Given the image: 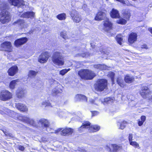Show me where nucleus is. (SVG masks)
Instances as JSON below:
<instances>
[{
    "label": "nucleus",
    "instance_id": "nucleus-1",
    "mask_svg": "<svg viewBox=\"0 0 152 152\" xmlns=\"http://www.w3.org/2000/svg\"><path fill=\"white\" fill-rule=\"evenodd\" d=\"M52 60L53 63L58 66H62L64 64L62 54L58 51L55 52L52 56Z\"/></svg>",
    "mask_w": 152,
    "mask_h": 152
},
{
    "label": "nucleus",
    "instance_id": "nucleus-2",
    "mask_svg": "<svg viewBox=\"0 0 152 152\" xmlns=\"http://www.w3.org/2000/svg\"><path fill=\"white\" fill-rule=\"evenodd\" d=\"M107 80L104 79L98 80L95 84V88L99 91H102L106 89L107 86Z\"/></svg>",
    "mask_w": 152,
    "mask_h": 152
},
{
    "label": "nucleus",
    "instance_id": "nucleus-3",
    "mask_svg": "<svg viewBox=\"0 0 152 152\" xmlns=\"http://www.w3.org/2000/svg\"><path fill=\"white\" fill-rule=\"evenodd\" d=\"M90 123L88 122H86L83 124V125L79 129L80 131H83L84 129H86L89 128V132H94L98 131L100 129V127L97 125H94L90 126Z\"/></svg>",
    "mask_w": 152,
    "mask_h": 152
},
{
    "label": "nucleus",
    "instance_id": "nucleus-4",
    "mask_svg": "<svg viewBox=\"0 0 152 152\" xmlns=\"http://www.w3.org/2000/svg\"><path fill=\"white\" fill-rule=\"evenodd\" d=\"M0 21L2 23H8L10 20V14L6 10V8L3 10L0 13Z\"/></svg>",
    "mask_w": 152,
    "mask_h": 152
},
{
    "label": "nucleus",
    "instance_id": "nucleus-5",
    "mask_svg": "<svg viewBox=\"0 0 152 152\" xmlns=\"http://www.w3.org/2000/svg\"><path fill=\"white\" fill-rule=\"evenodd\" d=\"M18 118L19 120L29 124L31 126L36 127L38 126L37 124L36 123L33 119L29 118L27 117L22 115H19Z\"/></svg>",
    "mask_w": 152,
    "mask_h": 152
},
{
    "label": "nucleus",
    "instance_id": "nucleus-6",
    "mask_svg": "<svg viewBox=\"0 0 152 152\" xmlns=\"http://www.w3.org/2000/svg\"><path fill=\"white\" fill-rule=\"evenodd\" d=\"M12 94L6 90L2 91L0 93V99L2 101L8 100L12 98Z\"/></svg>",
    "mask_w": 152,
    "mask_h": 152
},
{
    "label": "nucleus",
    "instance_id": "nucleus-7",
    "mask_svg": "<svg viewBox=\"0 0 152 152\" xmlns=\"http://www.w3.org/2000/svg\"><path fill=\"white\" fill-rule=\"evenodd\" d=\"M61 131V134L64 136L69 135L72 134L73 132V129L70 128H66L63 129L61 128H59L55 131L54 132H51V133H57Z\"/></svg>",
    "mask_w": 152,
    "mask_h": 152
},
{
    "label": "nucleus",
    "instance_id": "nucleus-8",
    "mask_svg": "<svg viewBox=\"0 0 152 152\" xmlns=\"http://www.w3.org/2000/svg\"><path fill=\"white\" fill-rule=\"evenodd\" d=\"M70 15L72 19L76 23L80 22L82 20L81 16L79 15L78 12L75 10H72L71 11Z\"/></svg>",
    "mask_w": 152,
    "mask_h": 152
},
{
    "label": "nucleus",
    "instance_id": "nucleus-9",
    "mask_svg": "<svg viewBox=\"0 0 152 152\" xmlns=\"http://www.w3.org/2000/svg\"><path fill=\"white\" fill-rule=\"evenodd\" d=\"M140 94L141 96L144 98H148L152 101V96L150 98V91L147 87L142 88V90L140 91Z\"/></svg>",
    "mask_w": 152,
    "mask_h": 152
},
{
    "label": "nucleus",
    "instance_id": "nucleus-10",
    "mask_svg": "<svg viewBox=\"0 0 152 152\" xmlns=\"http://www.w3.org/2000/svg\"><path fill=\"white\" fill-rule=\"evenodd\" d=\"M1 50L10 52L12 50V46L10 42L5 41L1 45Z\"/></svg>",
    "mask_w": 152,
    "mask_h": 152
},
{
    "label": "nucleus",
    "instance_id": "nucleus-11",
    "mask_svg": "<svg viewBox=\"0 0 152 152\" xmlns=\"http://www.w3.org/2000/svg\"><path fill=\"white\" fill-rule=\"evenodd\" d=\"M49 56L48 52H45L42 53L39 56L38 61L41 63H45L48 61Z\"/></svg>",
    "mask_w": 152,
    "mask_h": 152
},
{
    "label": "nucleus",
    "instance_id": "nucleus-12",
    "mask_svg": "<svg viewBox=\"0 0 152 152\" xmlns=\"http://www.w3.org/2000/svg\"><path fill=\"white\" fill-rule=\"evenodd\" d=\"M106 11L104 10L103 11L99 12L96 14L95 18V20H96L99 21L106 18Z\"/></svg>",
    "mask_w": 152,
    "mask_h": 152
},
{
    "label": "nucleus",
    "instance_id": "nucleus-13",
    "mask_svg": "<svg viewBox=\"0 0 152 152\" xmlns=\"http://www.w3.org/2000/svg\"><path fill=\"white\" fill-rule=\"evenodd\" d=\"M49 125V122L48 120L46 119L42 118L38 121L37 127L39 126L44 128L47 127Z\"/></svg>",
    "mask_w": 152,
    "mask_h": 152
},
{
    "label": "nucleus",
    "instance_id": "nucleus-14",
    "mask_svg": "<svg viewBox=\"0 0 152 152\" xmlns=\"http://www.w3.org/2000/svg\"><path fill=\"white\" fill-rule=\"evenodd\" d=\"M9 2L12 5L21 7L24 5L23 0H8Z\"/></svg>",
    "mask_w": 152,
    "mask_h": 152
},
{
    "label": "nucleus",
    "instance_id": "nucleus-15",
    "mask_svg": "<svg viewBox=\"0 0 152 152\" xmlns=\"http://www.w3.org/2000/svg\"><path fill=\"white\" fill-rule=\"evenodd\" d=\"M104 29L107 31H108L112 28V24L109 19L106 18L104 21Z\"/></svg>",
    "mask_w": 152,
    "mask_h": 152
},
{
    "label": "nucleus",
    "instance_id": "nucleus-16",
    "mask_svg": "<svg viewBox=\"0 0 152 152\" xmlns=\"http://www.w3.org/2000/svg\"><path fill=\"white\" fill-rule=\"evenodd\" d=\"M137 34L135 33H131L129 37L128 40L130 44H132L137 40Z\"/></svg>",
    "mask_w": 152,
    "mask_h": 152
},
{
    "label": "nucleus",
    "instance_id": "nucleus-17",
    "mask_svg": "<svg viewBox=\"0 0 152 152\" xmlns=\"http://www.w3.org/2000/svg\"><path fill=\"white\" fill-rule=\"evenodd\" d=\"M27 41V39L26 37H23L18 39L15 41V45L16 47H18L20 45L25 43Z\"/></svg>",
    "mask_w": 152,
    "mask_h": 152
},
{
    "label": "nucleus",
    "instance_id": "nucleus-18",
    "mask_svg": "<svg viewBox=\"0 0 152 152\" xmlns=\"http://www.w3.org/2000/svg\"><path fill=\"white\" fill-rule=\"evenodd\" d=\"M18 68L17 66H14L10 68L8 70V75L10 76H13L18 72Z\"/></svg>",
    "mask_w": 152,
    "mask_h": 152
},
{
    "label": "nucleus",
    "instance_id": "nucleus-19",
    "mask_svg": "<svg viewBox=\"0 0 152 152\" xmlns=\"http://www.w3.org/2000/svg\"><path fill=\"white\" fill-rule=\"evenodd\" d=\"M26 94L25 90L22 88H20L16 91V95L19 98H21L24 97Z\"/></svg>",
    "mask_w": 152,
    "mask_h": 152
},
{
    "label": "nucleus",
    "instance_id": "nucleus-20",
    "mask_svg": "<svg viewBox=\"0 0 152 152\" xmlns=\"http://www.w3.org/2000/svg\"><path fill=\"white\" fill-rule=\"evenodd\" d=\"M16 107L18 110L23 112L27 111L28 109L25 105L20 103H18L16 104Z\"/></svg>",
    "mask_w": 152,
    "mask_h": 152
},
{
    "label": "nucleus",
    "instance_id": "nucleus-21",
    "mask_svg": "<svg viewBox=\"0 0 152 152\" xmlns=\"http://www.w3.org/2000/svg\"><path fill=\"white\" fill-rule=\"evenodd\" d=\"M17 24L19 27L21 28H25L27 27V25L23 20L19 19L18 21L14 22L13 24L16 25Z\"/></svg>",
    "mask_w": 152,
    "mask_h": 152
},
{
    "label": "nucleus",
    "instance_id": "nucleus-22",
    "mask_svg": "<svg viewBox=\"0 0 152 152\" xmlns=\"http://www.w3.org/2000/svg\"><path fill=\"white\" fill-rule=\"evenodd\" d=\"M88 69H82L78 72V75L82 79L85 80L86 77L87 76Z\"/></svg>",
    "mask_w": 152,
    "mask_h": 152
},
{
    "label": "nucleus",
    "instance_id": "nucleus-23",
    "mask_svg": "<svg viewBox=\"0 0 152 152\" xmlns=\"http://www.w3.org/2000/svg\"><path fill=\"white\" fill-rule=\"evenodd\" d=\"M95 76L96 74L93 71L88 69L85 80H91Z\"/></svg>",
    "mask_w": 152,
    "mask_h": 152
},
{
    "label": "nucleus",
    "instance_id": "nucleus-24",
    "mask_svg": "<svg viewBox=\"0 0 152 152\" xmlns=\"http://www.w3.org/2000/svg\"><path fill=\"white\" fill-rule=\"evenodd\" d=\"M34 16V13L33 12H27L23 13L20 17L24 18H33Z\"/></svg>",
    "mask_w": 152,
    "mask_h": 152
},
{
    "label": "nucleus",
    "instance_id": "nucleus-25",
    "mask_svg": "<svg viewBox=\"0 0 152 152\" xmlns=\"http://www.w3.org/2000/svg\"><path fill=\"white\" fill-rule=\"evenodd\" d=\"M110 15L112 18H119L120 17L118 11L114 9L111 12Z\"/></svg>",
    "mask_w": 152,
    "mask_h": 152
},
{
    "label": "nucleus",
    "instance_id": "nucleus-26",
    "mask_svg": "<svg viewBox=\"0 0 152 152\" xmlns=\"http://www.w3.org/2000/svg\"><path fill=\"white\" fill-rule=\"evenodd\" d=\"M116 81L117 83L121 87L123 88L125 86L126 84L124 83L122 77L121 76H119L117 77Z\"/></svg>",
    "mask_w": 152,
    "mask_h": 152
},
{
    "label": "nucleus",
    "instance_id": "nucleus-27",
    "mask_svg": "<svg viewBox=\"0 0 152 152\" xmlns=\"http://www.w3.org/2000/svg\"><path fill=\"white\" fill-rule=\"evenodd\" d=\"M19 82L18 79H16L11 81L9 84V88L12 89H13L15 88V86L17 85V83Z\"/></svg>",
    "mask_w": 152,
    "mask_h": 152
},
{
    "label": "nucleus",
    "instance_id": "nucleus-28",
    "mask_svg": "<svg viewBox=\"0 0 152 152\" xmlns=\"http://www.w3.org/2000/svg\"><path fill=\"white\" fill-rule=\"evenodd\" d=\"M134 78L133 76L127 75L124 77L125 82L128 83H131L134 81Z\"/></svg>",
    "mask_w": 152,
    "mask_h": 152
},
{
    "label": "nucleus",
    "instance_id": "nucleus-29",
    "mask_svg": "<svg viewBox=\"0 0 152 152\" xmlns=\"http://www.w3.org/2000/svg\"><path fill=\"white\" fill-rule=\"evenodd\" d=\"M56 114L60 117H63L66 116V112L65 111L61 110L60 109H57L56 113Z\"/></svg>",
    "mask_w": 152,
    "mask_h": 152
},
{
    "label": "nucleus",
    "instance_id": "nucleus-30",
    "mask_svg": "<svg viewBox=\"0 0 152 152\" xmlns=\"http://www.w3.org/2000/svg\"><path fill=\"white\" fill-rule=\"evenodd\" d=\"M95 68L100 70H106L107 69V67L105 65L103 64H97L94 66Z\"/></svg>",
    "mask_w": 152,
    "mask_h": 152
},
{
    "label": "nucleus",
    "instance_id": "nucleus-31",
    "mask_svg": "<svg viewBox=\"0 0 152 152\" xmlns=\"http://www.w3.org/2000/svg\"><path fill=\"white\" fill-rule=\"evenodd\" d=\"M37 73V72L34 70H30L28 72V76L30 78H34L36 76Z\"/></svg>",
    "mask_w": 152,
    "mask_h": 152
},
{
    "label": "nucleus",
    "instance_id": "nucleus-32",
    "mask_svg": "<svg viewBox=\"0 0 152 152\" xmlns=\"http://www.w3.org/2000/svg\"><path fill=\"white\" fill-rule=\"evenodd\" d=\"M126 124V122L125 121H123L121 122H118V127L119 129H123L125 128Z\"/></svg>",
    "mask_w": 152,
    "mask_h": 152
},
{
    "label": "nucleus",
    "instance_id": "nucleus-33",
    "mask_svg": "<svg viewBox=\"0 0 152 152\" xmlns=\"http://www.w3.org/2000/svg\"><path fill=\"white\" fill-rule=\"evenodd\" d=\"M66 14L65 13L60 14L56 16V18L60 20H64L66 18Z\"/></svg>",
    "mask_w": 152,
    "mask_h": 152
},
{
    "label": "nucleus",
    "instance_id": "nucleus-34",
    "mask_svg": "<svg viewBox=\"0 0 152 152\" xmlns=\"http://www.w3.org/2000/svg\"><path fill=\"white\" fill-rule=\"evenodd\" d=\"M116 39L118 43L121 45L123 42L122 36L121 34L117 35L116 37Z\"/></svg>",
    "mask_w": 152,
    "mask_h": 152
},
{
    "label": "nucleus",
    "instance_id": "nucleus-35",
    "mask_svg": "<svg viewBox=\"0 0 152 152\" xmlns=\"http://www.w3.org/2000/svg\"><path fill=\"white\" fill-rule=\"evenodd\" d=\"M130 145L134 147L135 148H137L138 149H140V146L139 144L136 141H132L129 143Z\"/></svg>",
    "mask_w": 152,
    "mask_h": 152
},
{
    "label": "nucleus",
    "instance_id": "nucleus-36",
    "mask_svg": "<svg viewBox=\"0 0 152 152\" xmlns=\"http://www.w3.org/2000/svg\"><path fill=\"white\" fill-rule=\"evenodd\" d=\"M146 120V117L145 116L142 115L140 119L138 121V124L139 126H142Z\"/></svg>",
    "mask_w": 152,
    "mask_h": 152
},
{
    "label": "nucleus",
    "instance_id": "nucleus-37",
    "mask_svg": "<svg viewBox=\"0 0 152 152\" xmlns=\"http://www.w3.org/2000/svg\"><path fill=\"white\" fill-rule=\"evenodd\" d=\"M104 102L107 103H113L114 100V99L113 97H108L105 98L104 99Z\"/></svg>",
    "mask_w": 152,
    "mask_h": 152
},
{
    "label": "nucleus",
    "instance_id": "nucleus-38",
    "mask_svg": "<svg viewBox=\"0 0 152 152\" xmlns=\"http://www.w3.org/2000/svg\"><path fill=\"white\" fill-rule=\"evenodd\" d=\"M15 113L13 111H12L8 109H4V111L0 110V113L2 114H3L4 113L6 114H8L10 115V114L9 113Z\"/></svg>",
    "mask_w": 152,
    "mask_h": 152
},
{
    "label": "nucleus",
    "instance_id": "nucleus-39",
    "mask_svg": "<svg viewBox=\"0 0 152 152\" xmlns=\"http://www.w3.org/2000/svg\"><path fill=\"white\" fill-rule=\"evenodd\" d=\"M112 149V151L115 152L119 149L120 147L116 144H112L110 145Z\"/></svg>",
    "mask_w": 152,
    "mask_h": 152
},
{
    "label": "nucleus",
    "instance_id": "nucleus-40",
    "mask_svg": "<svg viewBox=\"0 0 152 152\" xmlns=\"http://www.w3.org/2000/svg\"><path fill=\"white\" fill-rule=\"evenodd\" d=\"M124 17L127 19H129L130 16V11L128 10L125 11L124 14Z\"/></svg>",
    "mask_w": 152,
    "mask_h": 152
},
{
    "label": "nucleus",
    "instance_id": "nucleus-41",
    "mask_svg": "<svg viewBox=\"0 0 152 152\" xmlns=\"http://www.w3.org/2000/svg\"><path fill=\"white\" fill-rule=\"evenodd\" d=\"M108 76L111 78L113 83L114 84V77L115 76V74L113 72H110L108 74Z\"/></svg>",
    "mask_w": 152,
    "mask_h": 152
},
{
    "label": "nucleus",
    "instance_id": "nucleus-42",
    "mask_svg": "<svg viewBox=\"0 0 152 152\" xmlns=\"http://www.w3.org/2000/svg\"><path fill=\"white\" fill-rule=\"evenodd\" d=\"M70 70V69H65L61 70L59 72V74L62 75H65L67 72Z\"/></svg>",
    "mask_w": 152,
    "mask_h": 152
},
{
    "label": "nucleus",
    "instance_id": "nucleus-43",
    "mask_svg": "<svg viewBox=\"0 0 152 152\" xmlns=\"http://www.w3.org/2000/svg\"><path fill=\"white\" fill-rule=\"evenodd\" d=\"M61 36L65 39H68V37L67 35L66 32V31H62L60 33Z\"/></svg>",
    "mask_w": 152,
    "mask_h": 152
},
{
    "label": "nucleus",
    "instance_id": "nucleus-44",
    "mask_svg": "<svg viewBox=\"0 0 152 152\" xmlns=\"http://www.w3.org/2000/svg\"><path fill=\"white\" fill-rule=\"evenodd\" d=\"M117 23L121 24H125L126 23V21L123 18H120L117 21Z\"/></svg>",
    "mask_w": 152,
    "mask_h": 152
},
{
    "label": "nucleus",
    "instance_id": "nucleus-45",
    "mask_svg": "<svg viewBox=\"0 0 152 152\" xmlns=\"http://www.w3.org/2000/svg\"><path fill=\"white\" fill-rule=\"evenodd\" d=\"M41 104V106L42 107H45L47 106H52L51 104L48 102H43Z\"/></svg>",
    "mask_w": 152,
    "mask_h": 152
},
{
    "label": "nucleus",
    "instance_id": "nucleus-46",
    "mask_svg": "<svg viewBox=\"0 0 152 152\" xmlns=\"http://www.w3.org/2000/svg\"><path fill=\"white\" fill-rule=\"evenodd\" d=\"M89 102H90V103L91 104H96V105H98V104L99 102H100V100H98L97 99H95V100H94L92 99H90L89 100Z\"/></svg>",
    "mask_w": 152,
    "mask_h": 152
},
{
    "label": "nucleus",
    "instance_id": "nucleus-47",
    "mask_svg": "<svg viewBox=\"0 0 152 152\" xmlns=\"http://www.w3.org/2000/svg\"><path fill=\"white\" fill-rule=\"evenodd\" d=\"M83 97L84 98H85V97L84 96V95L82 94H78L76 95L75 97V99L76 101H77L79 100H80V97Z\"/></svg>",
    "mask_w": 152,
    "mask_h": 152
},
{
    "label": "nucleus",
    "instance_id": "nucleus-48",
    "mask_svg": "<svg viewBox=\"0 0 152 152\" xmlns=\"http://www.w3.org/2000/svg\"><path fill=\"white\" fill-rule=\"evenodd\" d=\"M132 138L133 134L131 133H130L129 134V136L128 137V139L129 143L132 141Z\"/></svg>",
    "mask_w": 152,
    "mask_h": 152
},
{
    "label": "nucleus",
    "instance_id": "nucleus-49",
    "mask_svg": "<svg viewBox=\"0 0 152 152\" xmlns=\"http://www.w3.org/2000/svg\"><path fill=\"white\" fill-rule=\"evenodd\" d=\"M110 145L109 146L107 145L105 147V148L107 151L110 152H112V149Z\"/></svg>",
    "mask_w": 152,
    "mask_h": 152
},
{
    "label": "nucleus",
    "instance_id": "nucleus-50",
    "mask_svg": "<svg viewBox=\"0 0 152 152\" xmlns=\"http://www.w3.org/2000/svg\"><path fill=\"white\" fill-rule=\"evenodd\" d=\"M82 8L83 10L86 11L87 9V6L86 5V4H83L82 6Z\"/></svg>",
    "mask_w": 152,
    "mask_h": 152
},
{
    "label": "nucleus",
    "instance_id": "nucleus-51",
    "mask_svg": "<svg viewBox=\"0 0 152 152\" xmlns=\"http://www.w3.org/2000/svg\"><path fill=\"white\" fill-rule=\"evenodd\" d=\"M92 116H94L98 114V112L97 111H94L92 112Z\"/></svg>",
    "mask_w": 152,
    "mask_h": 152
},
{
    "label": "nucleus",
    "instance_id": "nucleus-52",
    "mask_svg": "<svg viewBox=\"0 0 152 152\" xmlns=\"http://www.w3.org/2000/svg\"><path fill=\"white\" fill-rule=\"evenodd\" d=\"M18 149L20 151H23L24 150L25 148L24 147L22 146L19 145L18 146Z\"/></svg>",
    "mask_w": 152,
    "mask_h": 152
},
{
    "label": "nucleus",
    "instance_id": "nucleus-53",
    "mask_svg": "<svg viewBox=\"0 0 152 152\" xmlns=\"http://www.w3.org/2000/svg\"><path fill=\"white\" fill-rule=\"evenodd\" d=\"M54 82H56V81L53 79L51 78L49 80V82L51 84H52Z\"/></svg>",
    "mask_w": 152,
    "mask_h": 152
},
{
    "label": "nucleus",
    "instance_id": "nucleus-54",
    "mask_svg": "<svg viewBox=\"0 0 152 152\" xmlns=\"http://www.w3.org/2000/svg\"><path fill=\"white\" fill-rule=\"evenodd\" d=\"M141 48H145L146 49H147L148 48L147 45L145 44H144L143 45H141Z\"/></svg>",
    "mask_w": 152,
    "mask_h": 152
},
{
    "label": "nucleus",
    "instance_id": "nucleus-55",
    "mask_svg": "<svg viewBox=\"0 0 152 152\" xmlns=\"http://www.w3.org/2000/svg\"><path fill=\"white\" fill-rule=\"evenodd\" d=\"M84 96L85 97V98H84L83 97H80V100H84V101H87V98H86V97L84 95Z\"/></svg>",
    "mask_w": 152,
    "mask_h": 152
},
{
    "label": "nucleus",
    "instance_id": "nucleus-56",
    "mask_svg": "<svg viewBox=\"0 0 152 152\" xmlns=\"http://www.w3.org/2000/svg\"><path fill=\"white\" fill-rule=\"evenodd\" d=\"M49 126H48V127H45V128L46 129V130L47 131H48V132H49V131H51V130L52 129L50 128Z\"/></svg>",
    "mask_w": 152,
    "mask_h": 152
},
{
    "label": "nucleus",
    "instance_id": "nucleus-57",
    "mask_svg": "<svg viewBox=\"0 0 152 152\" xmlns=\"http://www.w3.org/2000/svg\"><path fill=\"white\" fill-rule=\"evenodd\" d=\"M80 56H82L83 57H86V55L85 53H82L80 55Z\"/></svg>",
    "mask_w": 152,
    "mask_h": 152
},
{
    "label": "nucleus",
    "instance_id": "nucleus-58",
    "mask_svg": "<svg viewBox=\"0 0 152 152\" xmlns=\"http://www.w3.org/2000/svg\"><path fill=\"white\" fill-rule=\"evenodd\" d=\"M149 30L152 34V28H149Z\"/></svg>",
    "mask_w": 152,
    "mask_h": 152
},
{
    "label": "nucleus",
    "instance_id": "nucleus-59",
    "mask_svg": "<svg viewBox=\"0 0 152 152\" xmlns=\"http://www.w3.org/2000/svg\"><path fill=\"white\" fill-rule=\"evenodd\" d=\"M42 140L43 141H46V139H44V140H43V139H42Z\"/></svg>",
    "mask_w": 152,
    "mask_h": 152
},
{
    "label": "nucleus",
    "instance_id": "nucleus-60",
    "mask_svg": "<svg viewBox=\"0 0 152 152\" xmlns=\"http://www.w3.org/2000/svg\"><path fill=\"white\" fill-rule=\"evenodd\" d=\"M92 43H91V47H92L93 48H94L93 46V45H92Z\"/></svg>",
    "mask_w": 152,
    "mask_h": 152
},
{
    "label": "nucleus",
    "instance_id": "nucleus-61",
    "mask_svg": "<svg viewBox=\"0 0 152 152\" xmlns=\"http://www.w3.org/2000/svg\"><path fill=\"white\" fill-rule=\"evenodd\" d=\"M100 52L101 53H102L103 52H104V51H103L102 50V51H100Z\"/></svg>",
    "mask_w": 152,
    "mask_h": 152
},
{
    "label": "nucleus",
    "instance_id": "nucleus-62",
    "mask_svg": "<svg viewBox=\"0 0 152 152\" xmlns=\"http://www.w3.org/2000/svg\"><path fill=\"white\" fill-rule=\"evenodd\" d=\"M86 152V151H85V150H83V152Z\"/></svg>",
    "mask_w": 152,
    "mask_h": 152
},
{
    "label": "nucleus",
    "instance_id": "nucleus-63",
    "mask_svg": "<svg viewBox=\"0 0 152 152\" xmlns=\"http://www.w3.org/2000/svg\"><path fill=\"white\" fill-rule=\"evenodd\" d=\"M12 117H14V116H12Z\"/></svg>",
    "mask_w": 152,
    "mask_h": 152
}]
</instances>
